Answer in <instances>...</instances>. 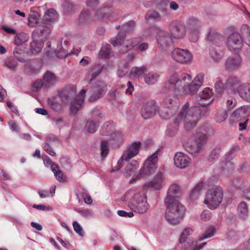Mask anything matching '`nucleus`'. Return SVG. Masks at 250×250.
Segmentation results:
<instances>
[{"instance_id": "40", "label": "nucleus", "mask_w": 250, "mask_h": 250, "mask_svg": "<svg viewBox=\"0 0 250 250\" xmlns=\"http://www.w3.org/2000/svg\"><path fill=\"white\" fill-rule=\"evenodd\" d=\"M29 38V35L24 32L16 33L15 37L14 43L18 46L22 45L28 40Z\"/></svg>"}, {"instance_id": "32", "label": "nucleus", "mask_w": 250, "mask_h": 250, "mask_svg": "<svg viewBox=\"0 0 250 250\" xmlns=\"http://www.w3.org/2000/svg\"><path fill=\"white\" fill-rule=\"evenodd\" d=\"M58 18V14L55 10L53 8L48 10L44 14L42 22L50 23L51 26V23Z\"/></svg>"}, {"instance_id": "54", "label": "nucleus", "mask_w": 250, "mask_h": 250, "mask_svg": "<svg viewBox=\"0 0 250 250\" xmlns=\"http://www.w3.org/2000/svg\"><path fill=\"white\" fill-rule=\"evenodd\" d=\"M110 51V45L106 43H103L100 52V55L102 58H106L109 55Z\"/></svg>"}, {"instance_id": "2", "label": "nucleus", "mask_w": 250, "mask_h": 250, "mask_svg": "<svg viewBox=\"0 0 250 250\" xmlns=\"http://www.w3.org/2000/svg\"><path fill=\"white\" fill-rule=\"evenodd\" d=\"M192 77L187 73H182L179 75L175 73L169 78L165 84L166 89L171 90L175 95L186 93L187 86L191 82Z\"/></svg>"}, {"instance_id": "51", "label": "nucleus", "mask_w": 250, "mask_h": 250, "mask_svg": "<svg viewBox=\"0 0 250 250\" xmlns=\"http://www.w3.org/2000/svg\"><path fill=\"white\" fill-rule=\"evenodd\" d=\"M227 110L225 109H220L217 112L215 119L217 122L221 123L227 119Z\"/></svg>"}, {"instance_id": "3", "label": "nucleus", "mask_w": 250, "mask_h": 250, "mask_svg": "<svg viewBox=\"0 0 250 250\" xmlns=\"http://www.w3.org/2000/svg\"><path fill=\"white\" fill-rule=\"evenodd\" d=\"M211 129L208 124L204 125L198 129L193 135V140L189 141L185 146L187 151L191 154L198 153L207 140V134Z\"/></svg>"}, {"instance_id": "44", "label": "nucleus", "mask_w": 250, "mask_h": 250, "mask_svg": "<svg viewBox=\"0 0 250 250\" xmlns=\"http://www.w3.org/2000/svg\"><path fill=\"white\" fill-rule=\"evenodd\" d=\"M146 67H133L130 70V75L132 78H138L142 76L146 71Z\"/></svg>"}, {"instance_id": "50", "label": "nucleus", "mask_w": 250, "mask_h": 250, "mask_svg": "<svg viewBox=\"0 0 250 250\" xmlns=\"http://www.w3.org/2000/svg\"><path fill=\"white\" fill-rule=\"evenodd\" d=\"M136 23L133 21H129L124 23L122 26L124 32L125 33H129L133 31L135 27Z\"/></svg>"}, {"instance_id": "39", "label": "nucleus", "mask_w": 250, "mask_h": 250, "mask_svg": "<svg viewBox=\"0 0 250 250\" xmlns=\"http://www.w3.org/2000/svg\"><path fill=\"white\" fill-rule=\"evenodd\" d=\"M159 76L157 73L150 72L144 75L145 81L147 84H153L158 81Z\"/></svg>"}, {"instance_id": "41", "label": "nucleus", "mask_w": 250, "mask_h": 250, "mask_svg": "<svg viewBox=\"0 0 250 250\" xmlns=\"http://www.w3.org/2000/svg\"><path fill=\"white\" fill-rule=\"evenodd\" d=\"M125 37V33L120 32L115 37L111 39L110 43L113 46H119L124 42Z\"/></svg>"}, {"instance_id": "15", "label": "nucleus", "mask_w": 250, "mask_h": 250, "mask_svg": "<svg viewBox=\"0 0 250 250\" xmlns=\"http://www.w3.org/2000/svg\"><path fill=\"white\" fill-rule=\"evenodd\" d=\"M170 36L176 39H182L184 38L186 33V27L182 22L174 21L169 25Z\"/></svg>"}, {"instance_id": "33", "label": "nucleus", "mask_w": 250, "mask_h": 250, "mask_svg": "<svg viewBox=\"0 0 250 250\" xmlns=\"http://www.w3.org/2000/svg\"><path fill=\"white\" fill-rule=\"evenodd\" d=\"M202 25L198 19L194 17H190L186 23V29L188 30H200Z\"/></svg>"}, {"instance_id": "19", "label": "nucleus", "mask_w": 250, "mask_h": 250, "mask_svg": "<svg viewBox=\"0 0 250 250\" xmlns=\"http://www.w3.org/2000/svg\"><path fill=\"white\" fill-rule=\"evenodd\" d=\"M158 44L164 50H167L172 44V39L170 35L164 30H160L156 37Z\"/></svg>"}, {"instance_id": "47", "label": "nucleus", "mask_w": 250, "mask_h": 250, "mask_svg": "<svg viewBox=\"0 0 250 250\" xmlns=\"http://www.w3.org/2000/svg\"><path fill=\"white\" fill-rule=\"evenodd\" d=\"M203 188V182H200L198 183L195 188L192 190L190 192L189 198L192 200H194L197 199L200 194V191Z\"/></svg>"}, {"instance_id": "38", "label": "nucleus", "mask_w": 250, "mask_h": 250, "mask_svg": "<svg viewBox=\"0 0 250 250\" xmlns=\"http://www.w3.org/2000/svg\"><path fill=\"white\" fill-rule=\"evenodd\" d=\"M240 81L239 79L236 77L231 76L228 78L225 83V87L227 89H232L233 88L240 85Z\"/></svg>"}, {"instance_id": "60", "label": "nucleus", "mask_w": 250, "mask_h": 250, "mask_svg": "<svg viewBox=\"0 0 250 250\" xmlns=\"http://www.w3.org/2000/svg\"><path fill=\"white\" fill-rule=\"evenodd\" d=\"M91 116L93 120H95L94 121L98 122L99 123V120L104 117V114L101 112V110L94 109L91 113Z\"/></svg>"}, {"instance_id": "5", "label": "nucleus", "mask_w": 250, "mask_h": 250, "mask_svg": "<svg viewBox=\"0 0 250 250\" xmlns=\"http://www.w3.org/2000/svg\"><path fill=\"white\" fill-rule=\"evenodd\" d=\"M177 95H169L166 97L160 104V116L164 119H169L175 115L179 106Z\"/></svg>"}, {"instance_id": "46", "label": "nucleus", "mask_w": 250, "mask_h": 250, "mask_svg": "<svg viewBox=\"0 0 250 250\" xmlns=\"http://www.w3.org/2000/svg\"><path fill=\"white\" fill-rule=\"evenodd\" d=\"M203 188V182H200L198 183L195 188L192 190L190 192L189 198L192 200H194L197 199L200 194V191Z\"/></svg>"}, {"instance_id": "31", "label": "nucleus", "mask_w": 250, "mask_h": 250, "mask_svg": "<svg viewBox=\"0 0 250 250\" xmlns=\"http://www.w3.org/2000/svg\"><path fill=\"white\" fill-rule=\"evenodd\" d=\"M209 55L214 61L218 62L224 56V52L223 48L211 46L209 48Z\"/></svg>"}, {"instance_id": "62", "label": "nucleus", "mask_w": 250, "mask_h": 250, "mask_svg": "<svg viewBox=\"0 0 250 250\" xmlns=\"http://www.w3.org/2000/svg\"><path fill=\"white\" fill-rule=\"evenodd\" d=\"M129 66L127 64L119 66L117 70V75L119 77H124L128 72Z\"/></svg>"}, {"instance_id": "37", "label": "nucleus", "mask_w": 250, "mask_h": 250, "mask_svg": "<svg viewBox=\"0 0 250 250\" xmlns=\"http://www.w3.org/2000/svg\"><path fill=\"white\" fill-rule=\"evenodd\" d=\"M134 39H131L124 42L118 46V49L120 53L124 54L130 50L132 47L135 45L136 42Z\"/></svg>"}, {"instance_id": "4", "label": "nucleus", "mask_w": 250, "mask_h": 250, "mask_svg": "<svg viewBox=\"0 0 250 250\" xmlns=\"http://www.w3.org/2000/svg\"><path fill=\"white\" fill-rule=\"evenodd\" d=\"M165 204L167 207L165 217L167 221L173 225L179 224L184 217L185 207L179 200L169 201Z\"/></svg>"}, {"instance_id": "45", "label": "nucleus", "mask_w": 250, "mask_h": 250, "mask_svg": "<svg viewBox=\"0 0 250 250\" xmlns=\"http://www.w3.org/2000/svg\"><path fill=\"white\" fill-rule=\"evenodd\" d=\"M62 10L65 14L73 13L75 10V5L68 0H64L62 6Z\"/></svg>"}, {"instance_id": "9", "label": "nucleus", "mask_w": 250, "mask_h": 250, "mask_svg": "<svg viewBox=\"0 0 250 250\" xmlns=\"http://www.w3.org/2000/svg\"><path fill=\"white\" fill-rule=\"evenodd\" d=\"M192 230L190 228L185 229L182 233L180 238V243L183 245V247L185 250H199L203 248L206 243H202L201 244H198L197 241L190 239L188 237Z\"/></svg>"}, {"instance_id": "48", "label": "nucleus", "mask_w": 250, "mask_h": 250, "mask_svg": "<svg viewBox=\"0 0 250 250\" xmlns=\"http://www.w3.org/2000/svg\"><path fill=\"white\" fill-rule=\"evenodd\" d=\"M38 40V39H33V41L30 43V50L32 53L34 52L39 53L42 49L43 47L42 43Z\"/></svg>"}, {"instance_id": "13", "label": "nucleus", "mask_w": 250, "mask_h": 250, "mask_svg": "<svg viewBox=\"0 0 250 250\" xmlns=\"http://www.w3.org/2000/svg\"><path fill=\"white\" fill-rule=\"evenodd\" d=\"M160 107L156 102L151 100L144 104L141 110V113L145 119H148L153 117L158 112L160 113Z\"/></svg>"}, {"instance_id": "30", "label": "nucleus", "mask_w": 250, "mask_h": 250, "mask_svg": "<svg viewBox=\"0 0 250 250\" xmlns=\"http://www.w3.org/2000/svg\"><path fill=\"white\" fill-rule=\"evenodd\" d=\"M180 187L176 184L172 185L168 188L165 202L168 203L169 201L178 200L176 199L177 194L180 192Z\"/></svg>"}, {"instance_id": "52", "label": "nucleus", "mask_w": 250, "mask_h": 250, "mask_svg": "<svg viewBox=\"0 0 250 250\" xmlns=\"http://www.w3.org/2000/svg\"><path fill=\"white\" fill-rule=\"evenodd\" d=\"M238 211L242 218H245L248 215V209L245 202H241L238 207Z\"/></svg>"}, {"instance_id": "10", "label": "nucleus", "mask_w": 250, "mask_h": 250, "mask_svg": "<svg viewBox=\"0 0 250 250\" xmlns=\"http://www.w3.org/2000/svg\"><path fill=\"white\" fill-rule=\"evenodd\" d=\"M158 150L156 151L147 157L143 167L140 169V178L152 174L156 169L157 167V163L158 160Z\"/></svg>"}, {"instance_id": "26", "label": "nucleus", "mask_w": 250, "mask_h": 250, "mask_svg": "<svg viewBox=\"0 0 250 250\" xmlns=\"http://www.w3.org/2000/svg\"><path fill=\"white\" fill-rule=\"evenodd\" d=\"M164 176L162 172H158L154 177L153 180L145 184V186L148 188H152L154 189L159 190L164 185Z\"/></svg>"}, {"instance_id": "1", "label": "nucleus", "mask_w": 250, "mask_h": 250, "mask_svg": "<svg viewBox=\"0 0 250 250\" xmlns=\"http://www.w3.org/2000/svg\"><path fill=\"white\" fill-rule=\"evenodd\" d=\"M199 111V107H190L189 104L186 102L182 107L174 123L167 127V135L170 137L175 135L178 131L179 124L182 122L184 123L187 130H189L195 127L197 122V115Z\"/></svg>"}, {"instance_id": "28", "label": "nucleus", "mask_w": 250, "mask_h": 250, "mask_svg": "<svg viewBox=\"0 0 250 250\" xmlns=\"http://www.w3.org/2000/svg\"><path fill=\"white\" fill-rule=\"evenodd\" d=\"M237 91L243 100L250 102V83H244L240 84L237 87Z\"/></svg>"}, {"instance_id": "58", "label": "nucleus", "mask_w": 250, "mask_h": 250, "mask_svg": "<svg viewBox=\"0 0 250 250\" xmlns=\"http://www.w3.org/2000/svg\"><path fill=\"white\" fill-rule=\"evenodd\" d=\"M92 18L90 12L88 10H84L82 11L80 16V22L84 23L90 21Z\"/></svg>"}, {"instance_id": "8", "label": "nucleus", "mask_w": 250, "mask_h": 250, "mask_svg": "<svg viewBox=\"0 0 250 250\" xmlns=\"http://www.w3.org/2000/svg\"><path fill=\"white\" fill-rule=\"evenodd\" d=\"M120 16V12L114 9L111 5H104L95 11L94 18L96 20L114 22L119 19Z\"/></svg>"}, {"instance_id": "55", "label": "nucleus", "mask_w": 250, "mask_h": 250, "mask_svg": "<svg viewBox=\"0 0 250 250\" xmlns=\"http://www.w3.org/2000/svg\"><path fill=\"white\" fill-rule=\"evenodd\" d=\"M188 38L191 42H196L199 38L200 30H188Z\"/></svg>"}, {"instance_id": "24", "label": "nucleus", "mask_w": 250, "mask_h": 250, "mask_svg": "<svg viewBox=\"0 0 250 250\" xmlns=\"http://www.w3.org/2000/svg\"><path fill=\"white\" fill-rule=\"evenodd\" d=\"M190 162V159L185 153L181 152H177L174 157L175 166L179 168H185Z\"/></svg>"}, {"instance_id": "56", "label": "nucleus", "mask_w": 250, "mask_h": 250, "mask_svg": "<svg viewBox=\"0 0 250 250\" xmlns=\"http://www.w3.org/2000/svg\"><path fill=\"white\" fill-rule=\"evenodd\" d=\"M5 65L9 69L14 70L17 66L18 62L16 59L11 57L5 61Z\"/></svg>"}, {"instance_id": "36", "label": "nucleus", "mask_w": 250, "mask_h": 250, "mask_svg": "<svg viewBox=\"0 0 250 250\" xmlns=\"http://www.w3.org/2000/svg\"><path fill=\"white\" fill-rule=\"evenodd\" d=\"M115 131L114 125L110 122L105 123L100 130L101 133L103 136H110Z\"/></svg>"}, {"instance_id": "22", "label": "nucleus", "mask_w": 250, "mask_h": 250, "mask_svg": "<svg viewBox=\"0 0 250 250\" xmlns=\"http://www.w3.org/2000/svg\"><path fill=\"white\" fill-rule=\"evenodd\" d=\"M250 114V106L246 105L235 109L232 113L231 117L234 120L239 121L247 119Z\"/></svg>"}, {"instance_id": "21", "label": "nucleus", "mask_w": 250, "mask_h": 250, "mask_svg": "<svg viewBox=\"0 0 250 250\" xmlns=\"http://www.w3.org/2000/svg\"><path fill=\"white\" fill-rule=\"evenodd\" d=\"M86 90L82 89L76 98L71 102L70 109L71 112L75 114L82 107L85 98Z\"/></svg>"}, {"instance_id": "27", "label": "nucleus", "mask_w": 250, "mask_h": 250, "mask_svg": "<svg viewBox=\"0 0 250 250\" xmlns=\"http://www.w3.org/2000/svg\"><path fill=\"white\" fill-rule=\"evenodd\" d=\"M138 167L139 164L136 161H132L125 167V176L129 177L133 176V178L129 181L130 183H133L138 178V176L135 175L136 171Z\"/></svg>"}, {"instance_id": "57", "label": "nucleus", "mask_w": 250, "mask_h": 250, "mask_svg": "<svg viewBox=\"0 0 250 250\" xmlns=\"http://www.w3.org/2000/svg\"><path fill=\"white\" fill-rule=\"evenodd\" d=\"M200 86L199 84L192 81L190 84L187 86L186 93L188 92L190 95H193L197 92Z\"/></svg>"}, {"instance_id": "7", "label": "nucleus", "mask_w": 250, "mask_h": 250, "mask_svg": "<svg viewBox=\"0 0 250 250\" xmlns=\"http://www.w3.org/2000/svg\"><path fill=\"white\" fill-rule=\"evenodd\" d=\"M128 207L135 212L143 214L148 210L150 206L145 194L138 192L128 202Z\"/></svg>"}, {"instance_id": "18", "label": "nucleus", "mask_w": 250, "mask_h": 250, "mask_svg": "<svg viewBox=\"0 0 250 250\" xmlns=\"http://www.w3.org/2000/svg\"><path fill=\"white\" fill-rule=\"evenodd\" d=\"M106 84L103 82H98L91 90V95L88 98L90 102H94L103 97L107 91Z\"/></svg>"}, {"instance_id": "63", "label": "nucleus", "mask_w": 250, "mask_h": 250, "mask_svg": "<svg viewBox=\"0 0 250 250\" xmlns=\"http://www.w3.org/2000/svg\"><path fill=\"white\" fill-rule=\"evenodd\" d=\"M240 150L238 145H235L232 146L230 150L227 153L226 157L228 159H232L235 156L236 153Z\"/></svg>"}, {"instance_id": "17", "label": "nucleus", "mask_w": 250, "mask_h": 250, "mask_svg": "<svg viewBox=\"0 0 250 250\" xmlns=\"http://www.w3.org/2000/svg\"><path fill=\"white\" fill-rule=\"evenodd\" d=\"M141 143L140 142H137L132 143L128 147V149L125 151L121 156V158L118 162V167L117 169L121 168L122 163L124 160L127 161L137 155L140 149Z\"/></svg>"}, {"instance_id": "64", "label": "nucleus", "mask_w": 250, "mask_h": 250, "mask_svg": "<svg viewBox=\"0 0 250 250\" xmlns=\"http://www.w3.org/2000/svg\"><path fill=\"white\" fill-rule=\"evenodd\" d=\"M74 231L81 236L84 235V231L81 226L76 221H73L72 224Z\"/></svg>"}, {"instance_id": "59", "label": "nucleus", "mask_w": 250, "mask_h": 250, "mask_svg": "<svg viewBox=\"0 0 250 250\" xmlns=\"http://www.w3.org/2000/svg\"><path fill=\"white\" fill-rule=\"evenodd\" d=\"M109 146L107 141H102L101 144V156L105 158L109 153Z\"/></svg>"}, {"instance_id": "25", "label": "nucleus", "mask_w": 250, "mask_h": 250, "mask_svg": "<svg viewBox=\"0 0 250 250\" xmlns=\"http://www.w3.org/2000/svg\"><path fill=\"white\" fill-rule=\"evenodd\" d=\"M66 103L58 95L57 96L48 98L47 99V104L49 107L56 111H61L62 109L63 105Z\"/></svg>"}, {"instance_id": "6", "label": "nucleus", "mask_w": 250, "mask_h": 250, "mask_svg": "<svg viewBox=\"0 0 250 250\" xmlns=\"http://www.w3.org/2000/svg\"><path fill=\"white\" fill-rule=\"evenodd\" d=\"M223 195V188L219 186H214L207 191L204 202L208 208L214 209L221 203Z\"/></svg>"}, {"instance_id": "14", "label": "nucleus", "mask_w": 250, "mask_h": 250, "mask_svg": "<svg viewBox=\"0 0 250 250\" xmlns=\"http://www.w3.org/2000/svg\"><path fill=\"white\" fill-rule=\"evenodd\" d=\"M172 59L181 63H188L192 61V55L187 49L175 48L171 53Z\"/></svg>"}, {"instance_id": "11", "label": "nucleus", "mask_w": 250, "mask_h": 250, "mask_svg": "<svg viewBox=\"0 0 250 250\" xmlns=\"http://www.w3.org/2000/svg\"><path fill=\"white\" fill-rule=\"evenodd\" d=\"M226 45L228 49L231 51L241 50L244 46L241 33L233 31L227 38Z\"/></svg>"}, {"instance_id": "42", "label": "nucleus", "mask_w": 250, "mask_h": 250, "mask_svg": "<svg viewBox=\"0 0 250 250\" xmlns=\"http://www.w3.org/2000/svg\"><path fill=\"white\" fill-rule=\"evenodd\" d=\"M40 15L37 11L31 10L28 18V24L30 27H34L39 20Z\"/></svg>"}, {"instance_id": "43", "label": "nucleus", "mask_w": 250, "mask_h": 250, "mask_svg": "<svg viewBox=\"0 0 250 250\" xmlns=\"http://www.w3.org/2000/svg\"><path fill=\"white\" fill-rule=\"evenodd\" d=\"M99 126L98 122L94 121L93 120L88 121L85 124L84 128V131L90 133H94L97 130Z\"/></svg>"}, {"instance_id": "29", "label": "nucleus", "mask_w": 250, "mask_h": 250, "mask_svg": "<svg viewBox=\"0 0 250 250\" xmlns=\"http://www.w3.org/2000/svg\"><path fill=\"white\" fill-rule=\"evenodd\" d=\"M76 92V87L73 84L68 85L63 89L58 92V95L62 97L66 103L68 101V98L73 97Z\"/></svg>"}, {"instance_id": "53", "label": "nucleus", "mask_w": 250, "mask_h": 250, "mask_svg": "<svg viewBox=\"0 0 250 250\" xmlns=\"http://www.w3.org/2000/svg\"><path fill=\"white\" fill-rule=\"evenodd\" d=\"M215 232V229L213 226H209L208 228L202 236L200 237V241L212 237Z\"/></svg>"}, {"instance_id": "49", "label": "nucleus", "mask_w": 250, "mask_h": 250, "mask_svg": "<svg viewBox=\"0 0 250 250\" xmlns=\"http://www.w3.org/2000/svg\"><path fill=\"white\" fill-rule=\"evenodd\" d=\"M230 160L227 159L226 157L225 161L220 163V167L222 171L228 173L233 170L234 166L233 163L230 162Z\"/></svg>"}, {"instance_id": "35", "label": "nucleus", "mask_w": 250, "mask_h": 250, "mask_svg": "<svg viewBox=\"0 0 250 250\" xmlns=\"http://www.w3.org/2000/svg\"><path fill=\"white\" fill-rule=\"evenodd\" d=\"M43 81L44 86L47 87L53 84L57 81V79L54 73L47 71L44 75Z\"/></svg>"}, {"instance_id": "61", "label": "nucleus", "mask_w": 250, "mask_h": 250, "mask_svg": "<svg viewBox=\"0 0 250 250\" xmlns=\"http://www.w3.org/2000/svg\"><path fill=\"white\" fill-rule=\"evenodd\" d=\"M161 16L158 12L155 10H148L146 15V19H152L153 20L159 21L161 19Z\"/></svg>"}, {"instance_id": "20", "label": "nucleus", "mask_w": 250, "mask_h": 250, "mask_svg": "<svg viewBox=\"0 0 250 250\" xmlns=\"http://www.w3.org/2000/svg\"><path fill=\"white\" fill-rule=\"evenodd\" d=\"M42 23L36 28L32 33L33 39H38L43 40L46 39L51 32L50 23L41 22Z\"/></svg>"}, {"instance_id": "23", "label": "nucleus", "mask_w": 250, "mask_h": 250, "mask_svg": "<svg viewBox=\"0 0 250 250\" xmlns=\"http://www.w3.org/2000/svg\"><path fill=\"white\" fill-rule=\"evenodd\" d=\"M207 39L211 42V46L223 48V43L225 40V36L214 31H210L207 36Z\"/></svg>"}, {"instance_id": "12", "label": "nucleus", "mask_w": 250, "mask_h": 250, "mask_svg": "<svg viewBox=\"0 0 250 250\" xmlns=\"http://www.w3.org/2000/svg\"><path fill=\"white\" fill-rule=\"evenodd\" d=\"M213 93L212 90L209 88L207 87L204 88L201 92H200L199 96L197 97V101L198 104L202 107L200 108V106H197L200 108V111L197 115V117L199 114L202 115V111L204 110L207 113L208 112L207 108L206 106L210 104L213 100L212 97Z\"/></svg>"}, {"instance_id": "34", "label": "nucleus", "mask_w": 250, "mask_h": 250, "mask_svg": "<svg viewBox=\"0 0 250 250\" xmlns=\"http://www.w3.org/2000/svg\"><path fill=\"white\" fill-rule=\"evenodd\" d=\"M240 32L243 38L244 44L250 46V27L247 24H243L240 28Z\"/></svg>"}, {"instance_id": "16", "label": "nucleus", "mask_w": 250, "mask_h": 250, "mask_svg": "<svg viewBox=\"0 0 250 250\" xmlns=\"http://www.w3.org/2000/svg\"><path fill=\"white\" fill-rule=\"evenodd\" d=\"M243 64V59L238 54H233L225 61V69L228 71H233L240 69Z\"/></svg>"}]
</instances>
